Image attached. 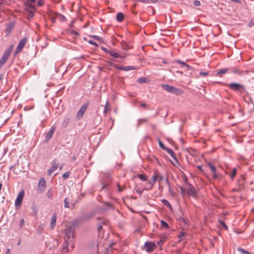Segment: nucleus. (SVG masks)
<instances>
[{"instance_id":"obj_23","label":"nucleus","mask_w":254,"mask_h":254,"mask_svg":"<svg viewBox=\"0 0 254 254\" xmlns=\"http://www.w3.org/2000/svg\"><path fill=\"white\" fill-rule=\"evenodd\" d=\"M124 18V15L122 12H119L117 14V20L119 22H122Z\"/></svg>"},{"instance_id":"obj_17","label":"nucleus","mask_w":254,"mask_h":254,"mask_svg":"<svg viewBox=\"0 0 254 254\" xmlns=\"http://www.w3.org/2000/svg\"><path fill=\"white\" fill-rule=\"evenodd\" d=\"M110 55L113 57L115 58H120L122 59H124L126 58V56L124 55H121L119 53H116V52L111 50L110 53Z\"/></svg>"},{"instance_id":"obj_27","label":"nucleus","mask_w":254,"mask_h":254,"mask_svg":"<svg viewBox=\"0 0 254 254\" xmlns=\"http://www.w3.org/2000/svg\"><path fill=\"white\" fill-rule=\"evenodd\" d=\"M237 250L238 252L241 253L242 254H251L248 251L241 248H238Z\"/></svg>"},{"instance_id":"obj_7","label":"nucleus","mask_w":254,"mask_h":254,"mask_svg":"<svg viewBox=\"0 0 254 254\" xmlns=\"http://www.w3.org/2000/svg\"><path fill=\"white\" fill-rule=\"evenodd\" d=\"M144 249L147 252H153L156 248L155 243L150 242H146L144 245Z\"/></svg>"},{"instance_id":"obj_6","label":"nucleus","mask_w":254,"mask_h":254,"mask_svg":"<svg viewBox=\"0 0 254 254\" xmlns=\"http://www.w3.org/2000/svg\"><path fill=\"white\" fill-rule=\"evenodd\" d=\"M27 39L26 37L22 38L19 42L17 47L14 51V54L15 55L19 53L24 48Z\"/></svg>"},{"instance_id":"obj_32","label":"nucleus","mask_w":254,"mask_h":254,"mask_svg":"<svg viewBox=\"0 0 254 254\" xmlns=\"http://www.w3.org/2000/svg\"><path fill=\"white\" fill-rule=\"evenodd\" d=\"M212 177L214 179H219L220 180L221 178V175L217 174L216 172H214V173H212Z\"/></svg>"},{"instance_id":"obj_39","label":"nucleus","mask_w":254,"mask_h":254,"mask_svg":"<svg viewBox=\"0 0 254 254\" xmlns=\"http://www.w3.org/2000/svg\"><path fill=\"white\" fill-rule=\"evenodd\" d=\"M141 2L144 3H150L154 2V0H141Z\"/></svg>"},{"instance_id":"obj_18","label":"nucleus","mask_w":254,"mask_h":254,"mask_svg":"<svg viewBox=\"0 0 254 254\" xmlns=\"http://www.w3.org/2000/svg\"><path fill=\"white\" fill-rule=\"evenodd\" d=\"M57 221V215L56 214H54L52 217V220L50 224V228L53 229L56 225Z\"/></svg>"},{"instance_id":"obj_44","label":"nucleus","mask_w":254,"mask_h":254,"mask_svg":"<svg viewBox=\"0 0 254 254\" xmlns=\"http://www.w3.org/2000/svg\"><path fill=\"white\" fill-rule=\"evenodd\" d=\"M101 49L106 53H108L110 54V52H111V50H109L107 48H105V47H101Z\"/></svg>"},{"instance_id":"obj_57","label":"nucleus","mask_w":254,"mask_h":254,"mask_svg":"<svg viewBox=\"0 0 254 254\" xmlns=\"http://www.w3.org/2000/svg\"><path fill=\"white\" fill-rule=\"evenodd\" d=\"M118 191L119 192H122L123 190V189H122L121 186H120L119 184H118Z\"/></svg>"},{"instance_id":"obj_31","label":"nucleus","mask_w":254,"mask_h":254,"mask_svg":"<svg viewBox=\"0 0 254 254\" xmlns=\"http://www.w3.org/2000/svg\"><path fill=\"white\" fill-rule=\"evenodd\" d=\"M237 170L236 168H234L232 170V172L230 175V177L232 179H233L236 175Z\"/></svg>"},{"instance_id":"obj_25","label":"nucleus","mask_w":254,"mask_h":254,"mask_svg":"<svg viewBox=\"0 0 254 254\" xmlns=\"http://www.w3.org/2000/svg\"><path fill=\"white\" fill-rule=\"evenodd\" d=\"M70 122V119L69 118H65L62 123L63 127H66Z\"/></svg>"},{"instance_id":"obj_56","label":"nucleus","mask_w":254,"mask_h":254,"mask_svg":"<svg viewBox=\"0 0 254 254\" xmlns=\"http://www.w3.org/2000/svg\"><path fill=\"white\" fill-rule=\"evenodd\" d=\"M220 224L222 226H223L225 228L227 229V226L225 224V223L223 221H220Z\"/></svg>"},{"instance_id":"obj_37","label":"nucleus","mask_w":254,"mask_h":254,"mask_svg":"<svg viewBox=\"0 0 254 254\" xmlns=\"http://www.w3.org/2000/svg\"><path fill=\"white\" fill-rule=\"evenodd\" d=\"M146 121H147V119H139V120H138L137 124V127L140 126L143 122H145Z\"/></svg>"},{"instance_id":"obj_8","label":"nucleus","mask_w":254,"mask_h":254,"mask_svg":"<svg viewBox=\"0 0 254 254\" xmlns=\"http://www.w3.org/2000/svg\"><path fill=\"white\" fill-rule=\"evenodd\" d=\"M38 192L42 193L46 189V183L44 178H41L39 182L38 185Z\"/></svg>"},{"instance_id":"obj_11","label":"nucleus","mask_w":254,"mask_h":254,"mask_svg":"<svg viewBox=\"0 0 254 254\" xmlns=\"http://www.w3.org/2000/svg\"><path fill=\"white\" fill-rule=\"evenodd\" d=\"M158 177L159 176L158 173H154V174L152 177L151 180L148 182V184L150 185V187L147 190H149L152 189L153 186L155 185L156 181L158 179Z\"/></svg>"},{"instance_id":"obj_28","label":"nucleus","mask_w":254,"mask_h":254,"mask_svg":"<svg viewBox=\"0 0 254 254\" xmlns=\"http://www.w3.org/2000/svg\"><path fill=\"white\" fill-rule=\"evenodd\" d=\"M137 177L142 181H146L147 179L144 174H138Z\"/></svg>"},{"instance_id":"obj_58","label":"nucleus","mask_w":254,"mask_h":254,"mask_svg":"<svg viewBox=\"0 0 254 254\" xmlns=\"http://www.w3.org/2000/svg\"><path fill=\"white\" fill-rule=\"evenodd\" d=\"M164 243V240L162 239H160V241L158 242V244L159 245H162Z\"/></svg>"},{"instance_id":"obj_24","label":"nucleus","mask_w":254,"mask_h":254,"mask_svg":"<svg viewBox=\"0 0 254 254\" xmlns=\"http://www.w3.org/2000/svg\"><path fill=\"white\" fill-rule=\"evenodd\" d=\"M229 70L231 72L238 75H241L242 73V71H241L239 68H230Z\"/></svg>"},{"instance_id":"obj_3","label":"nucleus","mask_w":254,"mask_h":254,"mask_svg":"<svg viewBox=\"0 0 254 254\" xmlns=\"http://www.w3.org/2000/svg\"><path fill=\"white\" fill-rule=\"evenodd\" d=\"M161 87L165 90L176 95L181 94L183 92L182 90L179 88L170 85L169 84H161Z\"/></svg>"},{"instance_id":"obj_29","label":"nucleus","mask_w":254,"mask_h":254,"mask_svg":"<svg viewBox=\"0 0 254 254\" xmlns=\"http://www.w3.org/2000/svg\"><path fill=\"white\" fill-rule=\"evenodd\" d=\"M109 107H110V104L108 101H107L105 107H104V113H106L109 110Z\"/></svg>"},{"instance_id":"obj_45","label":"nucleus","mask_w":254,"mask_h":254,"mask_svg":"<svg viewBox=\"0 0 254 254\" xmlns=\"http://www.w3.org/2000/svg\"><path fill=\"white\" fill-rule=\"evenodd\" d=\"M25 224V220L24 219L22 218L20 219L19 222V226L20 228H22Z\"/></svg>"},{"instance_id":"obj_64","label":"nucleus","mask_w":254,"mask_h":254,"mask_svg":"<svg viewBox=\"0 0 254 254\" xmlns=\"http://www.w3.org/2000/svg\"><path fill=\"white\" fill-rule=\"evenodd\" d=\"M177 72L181 74V75H182L183 73V72L182 71H177Z\"/></svg>"},{"instance_id":"obj_13","label":"nucleus","mask_w":254,"mask_h":254,"mask_svg":"<svg viewBox=\"0 0 254 254\" xmlns=\"http://www.w3.org/2000/svg\"><path fill=\"white\" fill-rule=\"evenodd\" d=\"M87 108V105L84 104L83 105L81 108H80L79 110L78 111L76 117L78 118H81L83 117V115L85 112L86 111V109Z\"/></svg>"},{"instance_id":"obj_50","label":"nucleus","mask_w":254,"mask_h":254,"mask_svg":"<svg viewBox=\"0 0 254 254\" xmlns=\"http://www.w3.org/2000/svg\"><path fill=\"white\" fill-rule=\"evenodd\" d=\"M158 183H160V182L164 179V177L160 174H158Z\"/></svg>"},{"instance_id":"obj_19","label":"nucleus","mask_w":254,"mask_h":254,"mask_svg":"<svg viewBox=\"0 0 254 254\" xmlns=\"http://www.w3.org/2000/svg\"><path fill=\"white\" fill-rule=\"evenodd\" d=\"M165 150H166L167 152L172 157V158L175 160V161L178 163V161L176 157L175 156V154L171 149L166 148L165 149Z\"/></svg>"},{"instance_id":"obj_40","label":"nucleus","mask_w":254,"mask_h":254,"mask_svg":"<svg viewBox=\"0 0 254 254\" xmlns=\"http://www.w3.org/2000/svg\"><path fill=\"white\" fill-rule=\"evenodd\" d=\"M176 63L182 65V66H184L187 64L180 60H176Z\"/></svg>"},{"instance_id":"obj_48","label":"nucleus","mask_w":254,"mask_h":254,"mask_svg":"<svg viewBox=\"0 0 254 254\" xmlns=\"http://www.w3.org/2000/svg\"><path fill=\"white\" fill-rule=\"evenodd\" d=\"M184 67H185L186 68V69L188 70H191L192 69V67L188 64H185V65Z\"/></svg>"},{"instance_id":"obj_43","label":"nucleus","mask_w":254,"mask_h":254,"mask_svg":"<svg viewBox=\"0 0 254 254\" xmlns=\"http://www.w3.org/2000/svg\"><path fill=\"white\" fill-rule=\"evenodd\" d=\"M52 195H53V193H52V192L51 191V190H49L47 191V196L48 198H51V197H52Z\"/></svg>"},{"instance_id":"obj_59","label":"nucleus","mask_w":254,"mask_h":254,"mask_svg":"<svg viewBox=\"0 0 254 254\" xmlns=\"http://www.w3.org/2000/svg\"><path fill=\"white\" fill-rule=\"evenodd\" d=\"M104 204L108 207H111V204L109 202H105Z\"/></svg>"},{"instance_id":"obj_30","label":"nucleus","mask_w":254,"mask_h":254,"mask_svg":"<svg viewBox=\"0 0 254 254\" xmlns=\"http://www.w3.org/2000/svg\"><path fill=\"white\" fill-rule=\"evenodd\" d=\"M208 166L209 167L212 173H214V172H216V167L213 165H212L210 163H209L208 164Z\"/></svg>"},{"instance_id":"obj_46","label":"nucleus","mask_w":254,"mask_h":254,"mask_svg":"<svg viewBox=\"0 0 254 254\" xmlns=\"http://www.w3.org/2000/svg\"><path fill=\"white\" fill-rule=\"evenodd\" d=\"M193 3L195 6H199L200 5V2L198 0H194Z\"/></svg>"},{"instance_id":"obj_12","label":"nucleus","mask_w":254,"mask_h":254,"mask_svg":"<svg viewBox=\"0 0 254 254\" xmlns=\"http://www.w3.org/2000/svg\"><path fill=\"white\" fill-rule=\"evenodd\" d=\"M52 166L51 168L49 169L47 171V174L48 176H51L52 173L55 171L59 167V164L54 160L52 162Z\"/></svg>"},{"instance_id":"obj_22","label":"nucleus","mask_w":254,"mask_h":254,"mask_svg":"<svg viewBox=\"0 0 254 254\" xmlns=\"http://www.w3.org/2000/svg\"><path fill=\"white\" fill-rule=\"evenodd\" d=\"M121 47L122 49L124 51H127L130 49V46L124 41L122 42Z\"/></svg>"},{"instance_id":"obj_2","label":"nucleus","mask_w":254,"mask_h":254,"mask_svg":"<svg viewBox=\"0 0 254 254\" xmlns=\"http://www.w3.org/2000/svg\"><path fill=\"white\" fill-rule=\"evenodd\" d=\"M93 216V213L85 214L73 220L71 222V226H73V228H75L76 226H78L83 221L92 218Z\"/></svg>"},{"instance_id":"obj_36","label":"nucleus","mask_w":254,"mask_h":254,"mask_svg":"<svg viewBox=\"0 0 254 254\" xmlns=\"http://www.w3.org/2000/svg\"><path fill=\"white\" fill-rule=\"evenodd\" d=\"M91 37L93 38L94 40H98L101 42L102 41V39L97 35H92Z\"/></svg>"},{"instance_id":"obj_54","label":"nucleus","mask_w":254,"mask_h":254,"mask_svg":"<svg viewBox=\"0 0 254 254\" xmlns=\"http://www.w3.org/2000/svg\"><path fill=\"white\" fill-rule=\"evenodd\" d=\"M185 233H184V232H182L180 233V235H179V238H180V239H182V238H183V237H184V236H185Z\"/></svg>"},{"instance_id":"obj_60","label":"nucleus","mask_w":254,"mask_h":254,"mask_svg":"<svg viewBox=\"0 0 254 254\" xmlns=\"http://www.w3.org/2000/svg\"><path fill=\"white\" fill-rule=\"evenodd\" d=\"M140 105L142 107H145L146 106V105L145 103H141L140 104Z\"/></svg>"},{"instance_id":"obj_63","label":"nucleus","mask_w":254,"mask_h":254,"mask_svg":"<svg viewBox=\"0 0 254 254\" xmlns=\"http://www.w3.org/2000/svg\"><path fill=\"white\" fill-rule=\"evenodd\" d=\"M3 3V0H0V6Z\"/></svg>"},{"instance_id":"obj_34","label":"nucleus","mask_w":254,"mask_h":254,"mask_svg":"<svg viewBox=\"0 0 254 254\" xmlns=\"http://www.w3.org/2000/svg\"><path fill=\"white\" fill-rule=\"evenodd\" d=\"M158 141L159 146L163 150H165L167 147L164 145V144L162 143V142L160 140V139L158 138Z\"/></svg>"},{"instance_id":"obj_4","label":"nucleus","mask_w":254,"mask_h":254,"mask_svg":"<svg viewBox=\"0 0 254 254\" xmlns=\"http://www.w3.org/2000/svg\"><path fill=\"white\" fill-rule=\"evenodd\" d=\"M12 50V45H11L8 49L5 50L2 58L0 60V68H1L3 65L6 63L7 59L9 58Z\"/></svg>"},{"instance_id":"obj_52","label":"nucleus","mask_w":254,"mask_h":254,"mask_svg":"<svg viewBox=\"0 0 254 254\" xmlns=\"http://www.w3.org/2000/svg\"><path fill=\"white\" fill-rule=\"evenodd\" d=\"M89 43L90 44H91V45H95L96 47H97L98 45V44H97V43L95 42H94L93 41H92V40H90L89 41Z\"/></svg>"},{"instance_id":"obj_51","label":"nucleus","mask_w":254,"mask_h":254,"mask_svg":"<svg viewBox=\"0 0 254 254\" xmlns=\"http://www.w3.org/2000/svg\"><path fill=\"white\" fill-rule=\"evenodd\" d=\"M38 4L39 6L43 5L44 4V0H39L38 1Z\"/></svg>"},{"instance_id":"obj_55","label":"nucleus","mask_w":254,"mask_h":254,"mask_svg":"<svg viewBox=\"0 0 254 254\" xmlns=\"http://www.w3.org/2000/svg\"><path fill=\"white\" fill-rule=\"evenodd\" d=\"M108 63L109 65H111V66H114V67H115V66H116V65H118L117 64H114V63H112V62H108Z\"/></svg>"},{"instance_id":"obj_26","label":"nucleus","mask_w":254,"mask_h":254,"mask_svg":"<svg viewBox=\"0 0 254 254\" xmlns=\"http://www.w3.org/2000/svg\"><path fill=\"white\" fill-rule=\"evenodd\" d=\"M161 227L164 229H167L169 228V225L168 223L164 220H161Z\"/></svg>"},{"instance_id":"obj_62","label":"nucleus","mask_w":254,"mask_h":254,"mask_svg":"<svg viewBox=\"0 0 254 254\" xmlns=\"http://www.w3.org/2000/svg\"><path fill=\"white\" fill-rule=\"evenodd\" d=\"M98 231H100V230H101L102 229V226H99L98 228Z\"/></svg>"},{"instance_id":"obj_5","label":"nucleus","mask_w":254,"mask_h":254,"mask_svg":"<svg viewBox=\"0 0 254 254\" xmlns=\"http://www.w3.org/2000/svg\"><path fill=\"white\" fill-rule=\"evenodd\" d=\"M25 9L29 13L28 14V19H30L34 15L35 8L32 4L29 3V1L25 4Z\"/></svg>"},{"instance_id":"obj_61","label":"nucleus","mask_w":254,"mask_h":254,"mask_svg":"<svg viewBox=\"0 0 254 254\" xmlns=\"http://www.w3.org/2000/svg\"><path fill=\"white\" fill-rule=\"evenodd\" d=\"M5 254H10V249H7L6 250V251Z\"/></svg>"},{"instance_id":"obj_21","label":"nucleus","mask_w":254,"mask_h":254,"mask_svg":"<svg viewBox=\"0 0 254 254\" xmlns=\"http://www.w3.org/2000/svg\"><path fill=\"white\" fill-rule=\"evenodd\" d=\"M13 28V24L9 23L6 27L5 32L7 35L9 34Z\"/></svg>"},{"instance_id":"obj_42","label":"nucleus","mask_w":254,"mask_h":254,"mask_svg":"<svg viewBox=\"0 0 254 254\" xmlns=\"http://www.w3.org/2000/svg\"><path fill=\"white\" fill-rule=\"evenodd\" d=\"M67 198H65L64 200V206L65 208H68V201H67Z\"/></svg>"},{"instance_id":"obj_47","label":"nucleus","mask_w":254,"mask_h":254,"mask_svg":"<svg viewBox=\"0 0 254 254\" xmlns=\"http://www.w3.org/2000/svg\"><path fill=\"white\" fill-rule=\"evenodd\" d=\"M253 26H254V19L251 20L248 24V26L250 27H252Z\"/></svg>"},{"instance_id":"obj_49","label":"nucleus","mask_w":254,"mask_h":254,"mask_svg":"<svg viewBox=\"0 0 254 254\" xmlns=\"http://www.w3.org/2000/svg\"><path fill=\"white\" fill-rule=\"evenodd\" d=\"M239 181L242 182V184L240 183V189H242L244 188V185H243V182H244V179H242L241 180H239Z\"/></svg>"},{"instance_id":"obj_41","label":"nucleus","mask_w":254,"mask_h":254,"mask_svg":"<svg viewBox=\"0 0 254 254\" xmlns=\"http://www.w3.org/2000/svg\"><path fill=\"white\" fill-rule=\"evenodd\" d=\"M208 74V72H204V71H200L199 72V75L202 76H204V77H205L206 76H207Z\"/></svg>"},{"instance_id":"obj_1","label":"nucleus","mask_w":254,"mask_h":254,"mask_svg":"<svg viewBox=\"0 0 254 254\" xmlns=\"http://www.w3.org/2000/svg\"><path fill=\"white\" fill-rule=\"evenodd\" d=\"M74 228L71 225L68 226L65 229V237L66 245L69 246L71 245V248H73V240L74 237Z\"/></svg>"},{"instance_id":"obj_20","label":"nucleus","mask_w":254,"mask_h":254,"mask_svg":"<svg viewBox=\"0 0 254 254\" xmlns=\"http://www.w3.org/2000/svg\"><path fill=\"white\" fill-rule=\"evenodd\" d=\"M229 70L228 68H223L218 70L217 71L216 75L218 76H221L223 74H225Z\"/></svg>"},{"instance_id":"obj_10","label":"nucleus","mask_w":254,"mask_h":254,"mask_svg":"<svg viewBox=\"0 0 254 254\" xmlns=\"http://www.w3.org/2000/svg\"><path fill=\"white\" fill-rule=\"evenodd\" d=\"M228 86L230 89L235 91H240L241 89H244L243 85L237 83H231L228 85Z\"/></svg>"},{"instance_id":"obj_38","label":"nucleus","mask_w":254,"mask_h":254,"mask_svg":"<svg viewBox=\"0 0 254 254\" xmlns=\"http://www.w3.org/2000/svg\"><path fill=\"white\" fill-rule=\"evenodd\" d=\"M69 173L68 172H66L63 175L62 177L64 180H65L69 177Z\"/></svg>"},{"instance_id":"obj_35","label":"nucleus","mask_w":254,"mask_h":254,"mask_svg":"<svg viewBox=\"0 0 254 254\" xmlns=\"http://www.w3.org/2000/svg\"><path fill=\"white\" fill-rule=\"evenodd\" d=\"M137 82L139 83H144L146 82V79L144 77L139 78L138 79Z\"/></svg>"},{"instance_id":"obj_33","label":"nucleus","mask_w":254,"mask_h":254,"mask_svg":"<svg viewBox=\"0 0 254 254\" xmlns=\"http://www.w3.org/2000/svg\"><path fill=\"white\" fill-rule=\"evenodd\" d=\"M162 201L164 205H166L168 207H171L170 203L167 200L164 199Z\"/></svg>"},{"instance_id":"obj_9","label":"nucleus","mask_w":254,"mask_h":254,"mask_svg":"<svg viewBox=\"0 0 254 254\" xmlns=\"http://www.w3.org/2000/svg\"><path fill=\"white\" fill-rule=\"evenodd\" d=\"M24 195V192L23 190H21L18 193L15 201V205L16 206H19L21 205L22 202Z\"/></svg>"},{"instance_id":"obj_53","label":"nucleus","mask_w":254,"mask_h":254,"mask_svg":"<svg viewBox=\"0 0 254 254\" xmlns=\"http://www.w3.org/2000/svg\"><path fill=\"white\" fill-rule=\"evenodd\" d=\"M166 184L168 186L169 191L171 192L172 191L171 189V186H170V183L169 182L168 180L167 179H166Z\"/></svg>"},{"instance_id":"obj_14","label":"nucleus","mask_w":254,"mask_h":254,"mask_svg":"<svg viewBox=\"0 0 254 254\" xmlns=\"http://www.w3.org/2000/svg\"><path fill=\"white\" fill-rule=\"evenodd\" d=\"M115 68L118 69L120 70H124V71H129L131 70H134L136 69L135 67L133 66H119L116 65Z\"/></svg>"},{"instance_id":"obj_16","label":"nucleus","mask_w":254,"mask_h":254,"mask_svg":"<svg viewBox=\"0 0 254 254\" xmlns=\"http://www.w3.org/2000/svg\"><path fill=\"white\" fill-rule=\"evenodd\" d=\"M55 130V127H52L50 129V130L46 134L45 136V140L46 141H49L53 136L54 132Z\"/></svg>"},{"instance_id":"obj_15","label":"nucleus","mask_w":254,"mask_h":254,"mask_svg":"<svg viewBox=\"0 0 254 254\" xmlns=\"http://www.w3.org/2000/svg\"><path fill=\"white\" fill-rule=\"evenodd\" d=\"M196 193V191L195 189L193 188V187L192 185L190 184L188 186V194L190 196L194 197L195 196Z\"/></svg>"}]
</instances>
